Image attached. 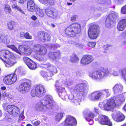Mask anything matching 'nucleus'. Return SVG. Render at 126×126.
<instances>
[{
    "mask_svg": "<svg viewBox=\"0 0 126 126\" xmlns=\"http://www.w3.org/2000/svg\"><path fill=\"white\" fill-rule=\"evenodd\" d=\"M88 91V85L82 83L76 85L71 90L72 94L69 95L68 98L76 105H79L82 96L87 94Z\"/></svg>",
    "mask_w": 126,
    "mask_h": 126,
    "instance_id": "1",
    "label": "nucleus"
},
{
    "mask_svg": "<svg viewBox=\"0 0 126 126\" xmlns=\"http://www.w3.org/2000/svg\"><path fill=\"white\" fill-rule=\"evenodd\" d=\"M53 100L52 96L48 94L46 95L43 99L40 100L36 105V110L45 113L51 109L53 106Z\"/></svg>",
    "mask_w": 126,
    "mask_h": 126,
    "instance_id": "2",
    "label": "nucleus"
},
{
    "mask_svg": "<svg viewBox=\"0 0 126 126\" xmlns=\"http://www.w3.org/2000/svg\"><path fill=\"white\" fill-rule=\"evenodd\" d=\"M126 97V92L120 95L116 99L115 97L110 98L104 105V109L107 110H110L114 108L116 105H120L124 102Z\"/></svg>",
    "mask_w": 126,
    "mask_h": 126,
    "instance_id": "3",
    "label": "nucleus"
},
{
    "mask_svg": "<svg viewBox=\"0 0 126 126\" xmlns=\"http://www.w3.org/2000/svg\"><path fill=\"white\" fill-rule=\"evenodd\" d=\"M12 55L8 50H4L0 51V58L6 63V66L10 67L16 63L15 60L12 58Z\"/></svg>",
    "mask_w": 126,
    "mask_h": 126,
    "instance_id": "4",
    "label": "nucleus"
},
{
    "mask_svg": "<svg viewBox=\"0 0 126 126\" xmlns=\"http://www.w3.org/2000/svg\"><path fill=\"white\" fill-rule=\"evenodd\" d=\"M33 49L35 54L38 55V56L35 57V59L40 61H46L44 56H41L45 55L47 52V49L45 46L40 44L35 45L34 46Z\"/></svg>",
    "mask_w": 126,
    "mask_h": 126,
    "instance_id": "5",
    "label": "nucleus"
},
{
    "mask_svg": "<svg viewBox=\"0 0 126 126\" xmlns=\"http://www.w3.org/2000/svg\"><path fill=\"white\" fill-rule=\"evenodd\" d=\"M21 76L23 74L22 70L20 67L17 68L15 73L7 75L3 79L4 82L7 85H11L14 83L17 80V75Z\"/></svg>",
    "mask_w": 126,
    "mask_h": 126,
    "instance_id": "6",
    "label": "nucleus"
},
{
    "mask_svg": "<svg viewBox=\"0 0 126 126\" xmlns=\"http://www.w3.org/2000/svg\"><path fill=\"white\" fill-rule=\"evenodd\" d=\"M80 31L81 26L80 24L78 23H74L66 29L65 33L68 36L73 37L76 33H79Z\"/></svg>",
    "mask_w": 126,
    "mask_h": 126,
    "instance_id": "7",
    "label": "nucleus"
},
{
    "mask_svg": "<svg viewBox=\"0 0 126 126\" xmlns=\"http://www.w3.org/2000/svg\"><path fill=\"white\" fill-rule=\"evenodd\" d=\"M99 110L97 108L94 107L93 108L92 112L89 110H85L83 112L84 117L86 120L89 123L90 125H92L94 124L93 119L95 116V114L93 113L98 114Z\"/></svg>",
    "mask_w": 126,
    "mask_h": 126,
    "instance_id": "8",
    "label": "nucleus"
},
{
    "mask_svg": "<svg viewBox=\"0 0 126 126\" xmlns=\"http://www.w3.org/2000/svg\"><path fill=\"white\" fill-rule=\"evenodd\" d=\"M46 93V90L44 86L40 85L35 86L34 89L32 90L31 95L33 97L36 96L41 97L43 96Z\"/></svg>",
    "mask_w": 126,
    "mask_h": 126,
    "instance_id": "9",
    "label": "nucleus"
},
{
    "mask_svg": "<svg viewBox=\"0 0 126 126\" xmlns=\"http://www.w3.org/2000/svg\"><path fill=\"white\" fill-rule=\"evenodd\" d=\"M99 27L97 25H93L90 27L88 30L89 37L92 39H95L99 34Z\"/></svg>",
    "mask_w": 126,
    "mask_h": 126,
    "instance_id": "10",
    "label": "nucleus"
},
{
    "mask_svg": "<svg viewBox=\"0 0 126 126\" xmlns=\"http://www.w3.org/2000/svg\"><path fill=\"white\" fill-rule=\"evenodd\" d=\"M118 16L117 14L114 12L110 14L107 17L105 21L106 26L110 28L111 25L118 20Z\"/></svg>",
    "mask_w": 126,
    "mask_h": 126,
    "instance_id": "11",
    "label": "nucleus"
},
{
    "mask_svg": "<svg viewBox=\"0 0 126 126\" xmlns=\"http://www.w3.org/2000/svg\"><path fill=\"white\" fill-rule=\"evenodd\" d=\"M95 120L98 121L99 123L102 125H106L109 126H112V124L109 118L104 115H101L98 116V118L95 119Z\"/></svg>",
    "mask_w": 126,
    "mask_h": 126,
    "instance_id": "12",
    "label": "nucleus"
},
{
    "mask_svg": "<svg viewBox=\"0 0 126 126\" xmlns=\"http://www.w3.org/2000/svg\"><path fill=\"white\" fill-rule=\"evenodd\" d=\"M24 82L21 83L18 88V90L20 92L23 93L24 92L28 91L30 89L31 85L30 80L25 79Z\"/></svg>",
    "mask_w": 126,
    "mask_h": 126,
    "instance_id": "13",
    "label": "nucleus"
},
{
    "mask_svg": "<svg viewBox=\"0 0 126 126\" xmlns=\"http://www.w3.org/2000/svg\"><path fill=\"white\" fill-rule=\"evenodd\" d=\"M112 119L117 122H120L123 121L125 118V116L121 112L119 111H116L112 114Z\"/></svg>",
    "mask_w": 126,
    "mask_h": 126,
    "instance_id": "14",
    "label": "nucleus"
},
{
    "mask_svg": "<svg viewBox=\"0 0 126 126\" xmlns=\"http://www.w3.org/2000/svg\"><path fill=\"white\" fill-rule=\"evenodd\" d=\"M38 37L41 41L43 42L49 41L51 39L50 36L49 34L43 32H39L38 34Z\"/></svg>",
    "mask_w": 126,
    "mask_h": 126,
    "instance_id": "15",
    "label": "nucleus"
},
{
    "mask_svg": "<svg viewBox=\"0 0 126 126\" xmlns=\"http://www.w3.org/2000/svg\"><path fill=\"white\" fill-rule=\"evenodd\" d=\"M101 98L103 97L101 91L94 92L89 96L90 99L93 101L98 100Z\"/></svg>",
    "mask_w": 126,
    "mask_h": 126,
    "instance_id": "16",
    "label": "nucleus"
},
{
    "mask_svg": "<svg viewBox=\"0 0 126 126\" xmlns=\"http://www.w3.org/2000/svg\"><path fill=\"white\" fill-rule=\"evenodd\" d=\"M65 123L64 126H73L76 125L77 121L74 118L68 116L65 120Z\"/></svg>",
    "mask_w": 126,
    "mask_h": 126,
    "instance_id": "17",
    "label": "nucleus"
},
{
    "mask_svg": "<svg viewBox=\"0 0 126 126\" xmlns=\"http://www.w3.org/2000/svg\"><path fill=\"white\" fill-rule=\"evenodd\" d=\"M93 57L90 55H87L83 57L81 59L80 63L83 65L89 64L94 60Z\"/></svg>",
    "mask_w": 126,
    "mask_h": 126,
    "instance_id": "18",
    "label": "nucleus"
},
{
    "mask_svg": "<svg viewBox=\"0 0 126 126\" xmlns=\"http://www.w3.org/2000/svg\"><path fill=\"white\" fill-rule=\"evenodd\" d=\"M60 54V51L58 50L57 52H50L48 54L49 58L51 61L55 62L58 58Z\"/></svg>",
    "mask_w": 126,
    "mask_h": 126,
    "instance_id": "19",
    "label": "nucleus"
},
{
    "mask_svg": "<svg viewBox=\"0 0 126 126\" xmlns=\"http://www.w3.org/2000/svg\"><path fill=\"white\" fill-rule=\"evenodd\" d=\"M45 13L48 16L54 18L58 16L59 14L56 10L53 11L49 8H47L45 10Z\"/></svg>",
    "mask_w": 126,
    "mask_h": 126,
    "instance_id": "20",
    "label": "nucleus"
},
{
    "mask_svg": "<svg viewBox=\"0 0 126 126\" xmlns=\"http://www.w3.org/2000/svg\"><path fill=\"white\" fill-rule=\"evenodd\" d=\"M126 27V19H123L119 21L117 26L118 30L120 31H123Z\"/></svg>",
    "mask_w": 126,
    "mask_h": 126,
    "instance_id": "21",
    "label": "nucleus"
},
{
    "mask_svg": "<svg viewBox=\"0 0 126 126\" xmlns=\"http://www.w3.org/2000/svg\"><path fill=\"white\" fill-rule=\"evenodd\" d=\"M11 39V37L9 36L1 35L0 36V42L8 44L10 42Z\"/></svg>",
    "mask_w": 126,
    "mask_h": 126,
    "instance_id": "22",
    "label": "nucleus"
},
{
    "mask_svg": "<svg viewBox=\"0 0 126 126\" xmlns=\"http://www.w3.org/2000/svg\"><path fill=\"white\" fill-rule=\"evenodd\" d=\"M63 84L62 81L60 82L59 80H57L56 81V84H55V86L57 87V88L58 90V93L64 92V88L62 87V85Z\"/></svg>",
    "mask_w": 126,
    "mask_h": 126,
    "instance_id": "23",
    "label": "nucleus"
},
{
    "mask_svg": "<svg viewBox=\"0 0 126 126\" xmlns=\"http://www.w3.org/2000/svg\"><path fill=\"white\" fill-rule=\"evenodd\" d=\"M113 89L115 94H119L122 91L123 86L121 84H117L113 88Z\"/></svg>",
    "mask_w": 126,
    "mask_h": 126,
    "instance_id": "24",
    "label": "nucleus"
},
{
    "mask_svg": "<svg viewBox=\"0 0 126 126\" xmlns=\"http://www.w3.org/2000/svg\"><path fill=\"white\" fill-rule=\"evenodd\" d=\"M27 7L28 10L32 12H33L36 9L35 3L33 1L31 0L27 2Z\"/></svg>",
    "mask_w": 126,
    "mask_h": 126,
    "instance_id": "25",
    "label": "nucleus"
},
{
    "mask_svg": "<svg viewBox=\"0 0 126 126\" xmlns=\"http://www.w3.org/2000/svg\"><path fill=\"white\" fill-rule=\"evenodd\" d=\"M41 3L46 5H53L55 4L56 1L55 0H39Z\"/></svg>",
    "mask_w": 126,
    "mask_h": 126,
    "instance_id": "26",
    "label": "nucleus"
},
{
    "mask_svg": "<svg viewBox=\"0 0 126 126\" xmlns=\"http://www.w3.org/2000/svg\"><path fill=\"white\" fill-rule=\"evenodd\" d=\"M46 65L47 68V69L49 71V72H50L52 73V72L54 73L56 72V68L54 65L51 64L49 63H47Z\"/></svg>",
    "mask_w": 126,
    "mask_h": 126,
    "instance_id": "27",
    "label": "nucleus"
},
{
    "mask_svg": "<svg viewBox=\"0 0 126 126\" xmlns=\"http://www.w3.org/2000/svg\"><path fill=\"white\" fill-rule=\"evenodd\" d=\"M41 75L43 77L47 79V80L48 79H50L51 76L53 75L52 73L50 72H47L43 71H42L41 72Z\"/></svg>",
    "mask_w": 126,
    "mask_h": 126,
    "instance_id": "28",
    "label": "nucleus"
},
{
    "mask_svg": "<svg viewBox=\"0 0 126 126\" xmlns=\"http://www.w3.org/2000/svg\"><path fill=\"white\" fill-rule=\"evenodd\" d=\"M103 98L109 96L111 94V91L108 89H104L101 91Z\"/></svg>",
    "mask_w": 126,
    "mask_h": 126,
    "instance_id": "29",
    "label": "nucleus"
},
{
    "mask_svg": "<svg viewBox=\"0 0 126 126\" xmlns=\"http://www.w3.org/2000/svg\"><path fill=\"white\" fill-rule=\"evenodd\" d=\"M5 97H7L9 99H12L14 98V96L8 93H6L5 92H1L0 91V99L3 98H4Z\"/></svg>",
    "mask_w": 126,
    "mask_h": 126,
    "instance_id": "30",
    "label": "nucleus"
},
{
    "mask_svg": "<svg viewBox=\"0 0 126 126\" xmlns=\"http://www.w3.org/2000/svg\"><path fill=\"white\" fill-rule=\"evenodd\" d=\"M65 115V114L63 112L57 113L55 116L56 120L58 122H59Z\"/></svg>",
    "mask_w": 126,
    "mask_h": 126,
    "instance_id": "31",
    "label": "nucleus"
},
{
    "mask_svg": "<svg viewBox=\"0 0 126 126\" xmlns=\"http://www.w3.org/2000/svg\"><path fill=\"white\" fill-rule=\"evenodd\" d=\"M13 108H14V109L11 115L14 116H16L18 115L20 113V110L17 107L15 106Z\"/></svg>",
    "mask_w": 126,
    "mask_h": 126,
    "instance_id": "32",
    "label": "nucleus"
},
{
    "mask_svg": "<svg viewBox=\"0 0 126 126\" xmlns=\"http://www.w3.org/2000/svg\"><path fill=\"white\" fill-rule=\"evenodd\" d=\"M37 15L40 17H43L44 15L43 10L39 8H36L35 9Z\"/></svg>",
    "mask_w": 126,
    "mask_h": 126,
    "instance_id": "33",
    "label": "nucleus"
},
{
    "mask_svg": "<svg viewBox=\"0 0 126 126\" xmlns=\"http://www.w3.org/2000/svg\"><path fill=\"white\" fill-rule=\"evenodd\" d=\"M70 60L72 63H77L79 62V59L77 55L73 54L71 57Z\"/></svg>",
    "mask_w": 126,
    "mask_h": 126,
    "instance_id": "34",
    "label": "nucleus"
},
{
    "mask_svg": "<svg viewBox=\"0 0 126 126\" xmlns=\"http://www.w3.org/2000/svg\"><path fill=\"white\" fill-rule=\"evenodd\" d=\"M12 8L14 9L15 10H17L19 11L22 14H25L24 12L22 10L21 7L16 4H13L12 5Z\"/></svg>",
    "mask_w": 126,
    "mask_h": 126,
    "instance_id": "35",
    "label": "nucleus"
},
{
    "mask_svg": "<svg viewBox=\"0 0 126 126\" xmlns=\"http://www.w3.org/2000/svg\"><path fill=\"white\" fill-rule=\"evenodd\" d=\"M7 47L13 50L19 54L21 55V53L19 52V50L14 45H7Z\"/></svg>",
    "mask_w": 126,
    "mask_h": 126,
    "instance_id": "36",
    "label": "nucleus"
},
{
    "mask_svg": "<svg viewBox=\"0 0 126 126\" xmlns=\"http://www.w3.org/2000/svg\"><path fill=\"white\" fill-rule=\"evenodd\" d=\"M27 66L31 69H35L36 67V63L32 61H31V62Z\"/></svg>",
    "mask_w": 126,
    "mask_h": 126,
    "instance_id": "37",
    "label": "nucleus"
},
{
    "mask_svg": "<svg viewBox=\"0 0 126 126\" xmlns=\"http://www.w3.org/2000/svg\"><path fill=\"white\" fill-rule=\"evenodd\" d=\"M15 106L13 105H9L7 107V110L8 112L11 114L12 113L13 110L14 109V107Z\"/></svg>",
    "mask_w": 126,
    "mask_h": 126,
    "instance_id": "38",
    "label": "nucleus"
},
{
    "mask_svg": "<svg viewBox=\"0 0 126 126\" xmlns=\"http://www.w3.org/2000/svg\"><path fill=\"white\" fill-rule=\"evenodd\" d=\"M15 24V22L14 21H11L8 23V28L10 30H12L13 28L14 25Z\"/></svg>",
    "mask_w": 126,
    "mask_h": 126,
    "instance_id": "39",
    "label": "nucleus"
},
{
    "mask_svg": "<svg viewBox=\"0 0 126 126\" xmlns=\"http://www.w3.org/2000/svg\"><path fill=\"white\" fill-rule=\"evenodd\" d=\"M23 60L24 62L27 65H28L31 61H32L29 58L26 57L23 58Z\"/></svg>",
    "mask_w": 126,
    "mask_h": 126,
    "instance_id": "40",
    "label": "nucleus"
},
{
    "mask_svg": "<svg viewBox=\"0 0 126 126\" xmlns=\"http://www.w3.org/2000/svg\"><path fill=\"white\" fill-rule=\"evenodd\" d=\"M4 9L5 11L7 13H10L11 11L9 6L8 5H5Z\"/></svg>",
    "mask_w": 126,
    "mask_h": 126,
    "instance_id": "41",
    "label": "nucleus"
},
{
    "mask_svg": "<svg viewBox=\"0 0 126 126\" xmlns=\"http://www.w3.org/2000/svg\"><path fill=\"white\" fill-rule=\"evenodd\" d=\"M60 47V46L57 44H51L48 46L49 47H51V48L53 49H55L57 47Z\"/></svg>",
    "mask_w": 126,
    "mask_h": 126,
    "instance_id": "42",
    "label": "nucleus"
},
{
    "mask_svg": "<svg viewBox=\"0 0 126 126\" xmlns=\"http://www.w3.org/2000/svg\"><path fill=\"white\" fill-rule=\"evenodd\" d=\"M25 49L24 47V46L22 45L20 46L19 47V52L21 53V55H22L23 54V53H24L23 51H25Z\"/></svg>",
    "mask_w": 126,
    "mask_h": 126,
    "instance_id": "43",
    "label": "nucleus"
},
{
    "mask_svg": "<svg viewBox=\"0 0 126 126\" xmlns=\"http://www.w3.org/2000/svg\"><path fill=\"white\" fill-rule=\"evenodd\" d=\"M103 3H105L106 5H109L111 4V0H101Z\"/></svg>",
    "mask_w": 126,
    "mask_h": 126,
    "instance_id": "44",
    "label": "nucleus"
},
{
    "mask_svg": "<svg viewBox=\"0 0 126 126\" xmlns=\"http://www.w3.org/2000/svg\"><path fill=\"white\" fill-rule=\"evenodd\" d=\"M120 37L122 38L126 39V30L121 33ZM124 43L125 44H126V41Z\"/></svg>",
    "mask_w": 126,
    "mask_h": 126,
    "instance_id": "45",
    "label": "nucleus"
},
{
    "mask_svg": "<svg viewBox=\"0 0 126 126\" xmlns=\"http://www.w3.org/2000/svg\"><path fill=\"white\" fill-rule=\"evenodd\" d=\"M59 96L62 99H64L66 95V93L65 92L60 93H58Z\"/></svg>",
    "mask_w": 126,
    "mask_h": 126,
    "instance_id": "46",
    "label": "nucleus"
},
{
    "mask_svg": "<svg viewBox=\"0 0 126 126\" xmlns=\"http://www.w3.org/2000/svg\"><path fill=\"white\" fill-rule=\"evenodd\" d=\"M32 51V50L31 48H29L25 49V53L27 55L30 54Z\"/></svg>",
    "mask_w": 126,
    "mask_h": 126,
    "instance_id": "47",
    "label": "nucleus"
},
{
    "mask_svg": "<svg viewBox=\"0 0 126 126\" xmlns=\"http://www.w3.org/2000/svg\"><path fill=\"white\" fill-rule=\"evenodd\" d=\"M96 43L94 42H89L87 43V45L89 47L93 48L95 46Z\"/></svg>",
    "mask_w": 126,
    "mask_h": 126,
    "instance_id": "48",
    "label": "nucleus"
},
{
    "mask_svg": "<svg viewBox=\"0 0 126 126\" xmlns=\"http://www.w3.org/2000/svg\"><path fill=\"white\" fill-rule=\"evenodd\" d=\"M121 12L122 14H126V5L122 8Z\"/></svg>",
    "mask_w": 126,
    "mask_h": 126,
    "instance_id": "49",
    "label": "nucleus"
},
{
    "mask_svg": "<svg viewBox=\"0 0 126 126\" xmlns=\"http://www.w3.org/2000/svg\"><path fill=\"white\" fill-rule=\"evenodd\" d=\"M24 37L25 38L28 39H31L32 38V36L30 35L28 32H26L25 33Z\"/></svg>",
    "mask_w": 126,
    "mask_h": 126,
    "instance_id": "50",
    "label": "nucleus"
},
{
    "mask_svg": "<svg viewBox=\"0 0 126 126\" xmlns=\"http://www.w3.org/2000/svg\"><path fill=\"white\" fill-rule=\"evenodd\" d=\"M33 126H38L40 123V122L39 121H37L34 122H32Z\"/></svg>",
    "mask_w": 126,
    "mask_h": 126,
    "instance_id": "51",
    "label": "nucleus"
},
{
    "mask_svg": "<svg viewBox=\"0 0 126 126\" xmlns=\"http://www.w3.org/2000/svg\"><path fill=\"white\" fill-rule=\"evenodd\" d=\"M124 0H113V2L119 4H121L122 3Z\"/></svg>",
    "mask_w": 126,
    "mask_h": 126,
    "instance_id": "52",
    "label": "nucleus"
},
{
    "mask_svg": "<svg viewBox=\"0 0 126 126\" xmlns=\"http://www.w3.org/2000/svg\"><path fill=\"white\" fill-rule=\"evenodd\" d=\"M77 16L76 15H73L71 18V20L72 21H74L76 20V17Z\"/></svg>",
    "mask_w": 126,
    "mask_h": 126,
    "instance_id": "53",
    "label": "nucleus"
},
{
    "mask_svg": "<svg viewBox=\"0 0 126 126\" xmlns=\"http://www.w3.org/2000/svg\"><path fill=\"white\" fill-rule=\"evenodd\" d=\"M66 83V86H68L72 85L73 83V82L72 81H68Z\"/></svg>",
    "mask_w": 126,
    "mask_h": 126,
    "instance_id": "54",
    "label": "nucleus"
},
{
    "mask_svg": "<svg viewBox=\"0 0 126 126\" xmlns=\"http://www.w3.org/2000/svg\"><path fill=\"white\" fill-rule=\"evenodd\" d=\"M74 45L77 47H79L81 46L78 43L74 42Z\"/></svg>",
    "mask_w": 126,
    "mask_h": 126,
    "instance_id": "55",
    "label": "nucleus"
},
{
    "mask_svg": "<svg viewBox=\"0 0 126 126\" xmlns=\"http://www.w3.org/2000/svg\"><path fill=\"white\" fill-rule=\"evenodd\" d=\"M24 118V116L23 114H21L20 115L19 117V120H21L23 119Z\"/></svg>",
    "mask_w": 126,
    "mask_h": 126,
    "instance_id": "56",
    "label": "nucleus"
},
{
    "mask_svg": "<svg viewBox=\"0 0 126 126\" xmlns=\"http://www.w3.org/2000/svg\"><path fill=\"white\" fill-rule=\"evenodd\" d=\"M20 35L21 37H24L25 33L23 32H21L20 33Z\"/></svg>",
    "mask_w": 126,
    "mask_h": 126,
    "instance_id": "57",
    "label": "nucleus"
},
{
    "mask_svg": "<svg viewBox=\"0 0 126 126\" xmlns=\"http://www.w3.org/2000/svg\"><path fill=\"white\" fill-rule=\"evenodd\" d=\"M76 75L78 77H79L81 76V74L80 72H77L76 73Z\"/></svg>",
    "mask_w": 126,
    "mask_h": 126,
    "instance_id": "58",
    "label": "nucleus"
},
{
    "mask_svg": "<svg viewBox=\"0 0 126 126\" xmlns=\"http://www.w3.org/2000/svg\"><path fill=\"white\" fill-rule=\"evenodd\" d=\"M31 18L34 20H36L37 19V17L36 16L34 15H33L31 17Z\"/></svg>",
    "mask_w": 126,
    "mask_h": 126,
    "instance_id": "59",
    "label": "nucleus"
},
{
    "mask_svg": "<svg viewBox=\"0 0 126 126\" xmlns=\"http://www.w3.org/2000/svg\"><path fill=\"white\" fill-rule=\"evenodd\" d=\"M110 47L108 45H106L104 46V48H106L105 49H108Z\"/></svg>",
    "mask_w": 126,
    "mask_h": 126,
    "instance_id": "60",
    "label": "nucleus"
},
{
    "mask_svg": "<svg viewBox=\"0 0 126 126\" xmlns=\"http://www.w3.org/2000/svg\"><path fill=\"white\" fill-rule=\"evenodd\" d=\"M6 89V87L5 86L2 87L1 88V89L2 90H4Z\"/></svg>",
    "mask_w": 126,
    "mask_h": 126,
    "instance_id": "61",
    "label": "nucleus"
},
{
    "mask_svg": "<svg viewBox=\"0 0 126 126\" xmlns=\"http://www.w3.org/2000/svg\"><path fill=\"white\" fill-rule=\"evenodd\" d=\"M124 108L125 110L126 111V103L125 104L124 107Z\"/></svg>",
    "mask_w": 126,
    "mask_h": 126,
    "instance_id": "62",
    "label": "nucleus"
},
{
    "mask_svg": "<svg viewBox=\"0 0 126 126\" xmlns=\"http://www.w3.org/2000/svg\"><path fill=\"white\" fill-rule=\"evenodd\" d=\"M51 26L53 27V28H54L55 27V25L53 24H51Z\"/></svg>",
    "mask_w": 126,
    "mask_h": 126,
    "instance_id": "63",
    "label": "nucleus"
},
{
    "mask_svg": "<svg viewBox=\"0 0 126 126\" xmlns=\"http://www.w3.org/2000/svg\"><path fill=\"white\" fill-rule=\"evenodd\" d=\"M120 126H126V123Z\"/></svg>",
    "mask_w": 126,
    "mask_h": 126,
    "instance_id": "64",
    "label": "nucleus"
}]
</instances>
